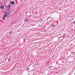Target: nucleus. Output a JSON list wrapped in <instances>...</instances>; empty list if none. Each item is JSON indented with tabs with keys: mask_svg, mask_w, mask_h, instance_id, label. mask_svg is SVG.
I'll list each match as a JSON object with an SVG mask.
<instances>
[{
	"mask_svg": "<svg viewBox=\"0 0 75 75\" xmlns=\"http://www.w3.org/2000/svg\"><path fill=\"white\" fill-rule=\"evenodd\" d=\"M4 15L2 16L3 17L2 19H3V20H5V18L6 17H7V12L6 11L4 13Z\"/></svg>",
	"mask_w": 75,
	"mask_h": 75,
	"instance_id": "obj_1",
	"label": "nucleus"
},
{
	"mask_svg": "<svg viewBox=\"0 0 75 75\" xmlns=\"http://www.w3.org/2000/svg\"><path fill=\"white\" fill-rule=\"evenodd\" d=\"M9 4L14 5V4H15V2H14V1H10Z\"/></svg>",
	"mask_w": 75,
	"mask_h": 75,
	"instance_id": "obj_2",
	"label": "nucleus"
},
{
	"mask_svg": "<svg viewBox=\"0 0 75 75\" xmlns=\"http://www.w3.org/2000/svg\"><path fill=\"white\" fill-rule=\"evenodd\" d=\"M10 6H11V5H10V4H9L6 7H7L8 8H10Z\"/></svg>",
	"mask_w": 75,
	"mask_h": 75,
	"instance_id": "obj_3",
	"label": "nucleus"
},
{
	"mask_svg": "<svg viewBox=\"0 0 75 75\" xmlns=\"http://www.w3.org/2000/svg\"><path fill=\"white\" fill-rule=\"evenodd\" d=\"M16 68H17L18 69V68H20V65L18 64L16 66Z\"/></svg>",
	"mask_w": 75,
	"mask_h": 75,
	"instance_id": "obj_4",
	"label": "nucleus"
},
{
	"mask_svg": "<svg viewBox=\"0 0 75 75\" xmlns=\"http://www.w3.org/2000/svg\"><path fill=\"white\" fill-rule=\"evenodd\" d=\"M2 6L1 7V9H4V6L3 5H2Z\"/></svg>",
	"mask_w": 75,
	"mask_h": 75,
	"instance_id": "obj_5",
	"label": "nucleus"
},
{
	"mask_svg": "<svg viewBox=\"0 0 75 75\" xmlns=\"http://www.w3.org/2000/svg\"><path fill=\"white\" fill-rule=\"evenodd\" d=\"M51 25H52V27H56V25H55V24H52Z\"/></svg>",
	"mask_w": 75,
	"mask_h": 75,
	"instance_id": "obj_6",
	"label": "nucleus"
},
{
	"mask_svg": "<svg viewBox=\"0 0 75 75\" xmlns=\"http://www.w3.org/2000/svg\"><path fill=\"white\" fill-rule=\"evenodd\" d=\"M25 22H27V21H28V19L27 18H25Z\"/></svg>",
	"mask_w": 75,
	"mask_h": 75,
	"instance_id": "obj_7",
	"label": "nucleus"
},
{
	"mask_svg": "<svg viewBox=\"0 0 75 75\" xmlns=\"http://www.w3.org/2000/svg\"><path fill=\"white\" fill-rule=\"evenodd\" d=\"M52 23H56V21L55 20H54L52 21Z\"/></svg>",
	"mask_w": 75,
	"mask_h": 75,
	"instance_id": "obj_8",
	"label": "nucleus"
},
{
	"mask_svg": "<svg viewBox=\"0 0 75 75\" xmlns=\"http://www.w3.org/2000/svg\"><path fill=\"white\" fill-rule=\"evenodd\" d=\"M7 11H10V8H7Z\"/></svg>",
	"mask_w": 75,
	"mask_h": 75,
	"instance_id": "obj_9",
	"label": "nucleus"
},
{
	"mask_svg": "<svg viewBox=\"0 0 75 75\" xmlns=\"http://www.w3.org/2000/svg\"><path fill=\"white\" fill-rule=\"evenodd\" d=\"M10 12L8 13V14L7 15V17H8V16H9V15H10Z\"/></svg>",
	"mask_w": 75,
	"mask_h": 75,
	"instance_id": "obj_10",
	"label": "nucleus"
},
{
	"mask_svg": "<svg viewBox=\"0 0 75 75\" xmlns=\"http://www.w3.org/2000/svg\"><path fill=\"white\" fill-rule=\"evenodd\" d=\"M65 35H66V34H64L63 35V38H65Z\"/></svg>",
	"mask_w": 75,
	"mask_h": 75,
	"instance_id": "obj_11",
	"label": "nucleus"
},
{
	"mask_svg": "<svg viewBox=\"0 0 75 75\" xmlns=\"http://www.w3.org/2000/svg\"><path fill=\"white\" fill-rule=\"evenodd\" d=\"M12 33V30L11 31V32H10L9 33V34H11Z\"/></svg>",
	"mask_w": 75,
	"mask_h": 75,
	"instance_id": "obj_12",
	"label": "nucleus"
},
{
	"mask_svg": "<svg viewBox=\"0 0 75 75\" xmlns=\"http://www.w3.org/2000/svg\"><path fill=\"white\" fill-rule=\"evenodd\" d=\"M52 66H51V67H50L49 68V69H51V68H52Z\"/></svg>",
	"mask_w": 75,
	"mask_h": 75,
	"instance_id": "obj_13",
	"label": "nucleus"
},
{
	"mask_svg": "<svg viewBox=\"0 0 75 75\" xmlns=\"http://www.w3.org/2000/svg\"><path fill=\"white\" fill-rule=\"evenodd\" d=\"M70 73V74H72V71H71Z\"/></svg>",
	"mask_w": 75,
	"mask_h": 75,
	"instance_id": "obj_14",
	"label": "nucleus"
},
{
	"mask_svg": "<svg viewBox=\"0 0 75 75\" xmlns=\"http://www.w3.org/2000/svg\"><path fill=\"white\" fill-rule=\"evenodd\" d=\"M9 59H11V56H10L9 57Z\"/></svg>",
	"mask_w": 75,
	"mask_h": 75,
	"instance_id": "obj_15",
	"label": "nucleus"
},
{
	"mask_svg": "<svg viewBox=\"0 0 75 75\" xmlns=\"http://www.w3.org/2000/svg\"><path fill=\"white\" fill-rule=\"evenodd\" d=\"M8 60L9 61H10V59H8Z\"/></svg>",
	"mask_w": 75,
	"mask_h": 75,
	"instance_id": "obj_16",
	"label": "nucleus"
},
{
	"mask_svg": "<svg viewBox=\"0 0 75 75\" xmlns=\"http://www.w3.org/2000/svg\"><path fill=\"white\" fill-rule=\"evenodd\" d=\"M73 23L74 24H75V21H74Z\"/></svg>",
	"mask_w": 75,
	"mask_h": 75,
	"instance_id": "obj_17",
	"label": "nucleus"
},
{
	"mask_svg": "<svg viewBox=\"0 0 75 75\" xmlns=\"http://www.w3.org/2000/svg\"><path fill=\"white\" fill-rule=\"evenodd\" d=\"M61 38V36L59 37V38Z\"/></svg>",
	"mask_w": 75,
	"mask_h": 75,
	"instance_id": "obj_18",
	"label": "nucleus"
},
{
	"mask_svg": "<svg viewBox=\"0 0 75 75\" xmlns=\"http://www.w3.org/2000/svg\"><path fill=\"white\" fill-rule=\"evenodd\" d=\"M60 37H61V38H62V37H63V36H61Z\"/></svg>",
	"mask_w": 75,
	"mask_h": 75,
	"instance_id": "obj_19",
	"label": "nucleus"
},
{
	"mask_svg": "<svg viewBox=\"0 0 75 75\" xmlns=\"http://www.w3.org/2000/svg\"><path fill=\"white\" fill-rule=\"evenodd\" d=\"M27 69H29V68H27Z\"/></svg>",
	"mask_w": 75,
	"mask_h": 75,
	"instance_id": "obj_20",
	"label": "nucleus"
},
{
	"mask_svg": "<svg viewBox=\"0 0 75 75\" xmlns=\"http://www.w3.org/2000/svg\"><path fill=\"white\" fill-rule=\"evenodd\" d=\"M4 6V5H5V3H4V4L3 5Z\"/></svg>",
	"mask_w": 75,
	"mask_h": 75,
	"instance_id": "obj_21",
	"label": "nucleus"
},
{
	"mask_svg": "<svg viewBox=\"0 0 75 75\" xmlns=\"http://www.w3.org/2000/svg\"><path fill=\"white\" fill-rule=\"evenodd\" d=\"M73 45V44H71L70 45Z\"/></svg>",
	"mask_w": 75,
	"mask_h": 75,
	"instance_id": "obj_22",
	"label": "nucleus"
},
{
	"mask_svg": "<svg viewBox=\"0 0 75 75\" xmlns=\"http://www.w3.org/2000/svg\"><path fill=\"white\" fill-rule=\"evenodd\" d=\"M9 13H11V12L10 11H9Z\"/></svg>",
	"mask_w": 75,
	"mask_h": 75,
	"instance_id": "obj_23",
	"label": "nucleus"
},
{
	"mask_svg": "<svg viewBox=\"0 0 75 75\" xmlns=\"http://www.w3.org/2000/svg\"><path fill=\"white\" fill-rule=\"evenodd\" d=\"M35 25V24H33V25Z\"/></svg>",
	"mask_w": 75,
	"mask_h": 75,
	"instance_id": "obj_24",
	"label": "nucleus"
},
{
	"mask_svg": "<svg viewBox=\"0 0 75 75\" xmlns=\"http://www.w3.org/2000/svg\"><path fill=\"white\" fill-rule=\"evenodd\" d=\"M1 6L0 5V8H1Z\"/></svg>",
	"mask_w": 75,
	"mask_h": 75,
	"instance_id": "obj_25",
	"label": "nucleus"
},
{
	"mask_svg": "<svg viewBox=\"0 0 75 75\" xmlns=\"http://www.w3.org/2000/svg\"><path fill=\"white\" fill-rule=\"evenodd\" d=\"M1 4V2H0V4Z\"/></svg>",
	"mask_w": 75,
	"mask_h": 75,
	"instance_id": "obj_26",
	"label": "nucleus"
},
{
	"mask_svg": "<svg viewBox=\"0 0 75 75\" xmlns=\"http://www.w3.org/2000/svg\"><path fill=\"white\" fill-rule=\"evenodd\" d=\"M51 70H52V69H51Z\"/></svg>",
	"mask_w": 75,
	"mask_h": 75,
	"instance_id": "obj_27",
	"label": "nucleus"
},
{
	"mask_svg": "<svg viewBox=\"0 0 75 75\" xmlns=\"http://www.w3.org/2000/svg\"><path fill=\"white\" fill-rule=\"evenodd\" d=\"M4 2H5V1H4Z\"/></svg>",
	"mask_w": 75,
	"mask_h": 75,
	"instance_id": "obj_28",
	"label": "nucleus"
}]
</instances>
